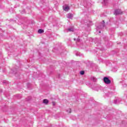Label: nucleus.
<instances>
[{
	"label": "nucleus",
	"instance_id": "obj_1",
	"mask_svg": "<svg viewBox=\"0 0 127 127\" xmlns=\"http://www.w3.org/2000/svg\"><path fill=\"white\" fill-rule=\"evenodd\" d=\"M114 14L115 15H118V14H122L123 11H122L121 9H118L115 10Z\"/></svg>",
	"mask_w": 127,
	"mask_h": 127
},
{
	"label": "nucleus",
	"instance_id": "obj_2",
	"mask_svg": "<svg viewBox=\"0 0 127 127\" xmlns=\"http://www.w3.org/2000/svg\"><path fill=\"white\" fill-rule=\"evenodd\" d=\"M103 81L105 84H111V80H110L108 77H105L103 79Z\"/></svg>",
	"mask_w": 127,
	"mask_h": 127
},
{
	"label": "nucleus",
	"instance_id": "obj_3",
	"mask_svg": "<svg viewBox=\"0 0 127 127\" xmlns=\"http://www.w3.org/2000/svg\"><path fill=\"white\" fill-rule=\"evenodd\" d=\"M63 7L64 10L65 11H68L69 9H70V7H69V6L67 5H64L63 6Z\"/></svg>",
	"mask_w": 127,
	"mask_h": 127
},
{
	"label": "nucleus",
	"instance_id": "obj_4",
	"mask_svg": "<svg viewBox=\"0 0 127 127\" xmlns=\"http://www.w3.org/2000/svg\"><path fill=\"white\" fill-rule=\"evenodd\" d=\"M104 28V24H101L100 26L97 27L96 30L98 31L99 33H101V31H99V29H101Z\"/></svg>",
	"mask_w": 127,
	"mask_h": 127
},
{
	"label": "nucleus",
	"instance_id": "obj_5",
	"mask_svg": "<svg viewBox=\"0 0 127 127\" xmlns=\"http://www.w3.org/2000/svg\"><path fill=\"white\" fill-rule=\"evenodd\" d=\"M66 17L67 18H72L73 17V15L71 13H68L67 14Z\"/></svg>",
	"mask_w": 127,
	"mask_h": 127
},
{
	"label": "nucleus",
	"instance_id": "obj_6",
	"mask_svg": "<svg viewBox=\"0 0 127 127\" xmlns=\"http://www.w3.org/2000/svg\"><path fill=\"white\" fill-rule=\"evenodd\" d=\"M67 31H69V32H73L74 31V28L73 27H71V28H68L67 29Z\"/></svg>",
	"mask_w": 127,
	"mask_h": 127
},
{
	"label": "nucleus",
	"instance_id": "obj_7",
	"mask_svg": "<svg viewBox=\"0 0 127 127\" xmlns=\"http://www.w3.org/2000/svg\"><path fill=\"white\" fill-rule=\"evenodd\" d=\"M49 101H48V100H47V99H44L43 100V102L44 103V104H48V103H49Z\"/></svg>",
	"mask_w": 127,
	"mask_h": 127
},
{
	"label": "nucleus",
	"instance_id": "obj_8",
	"mask_svg": "<svg viewBox=\"0 0 127 127\" xmlns=\"http://www.w3.org/2000/svg\"><path fill=\"white\" fill-rule=\"evenodd\" d=\"M75 54L76 56H81V53H79V52H75Z\"/></svg>",
	"mask_w": 127,
	"mask_h": 127
},
{
	"label": "nucleus",
	"instance_id": "obj_9",
	"mask_svg": "<svg viewBox=\"0 0 127 127\" xmlns=\"http://www.w3.org/2000/svg\"><path fill=\"white\" fill-rule=\"evenodd\" d=\"M43 32H44V30H43L41 29H39L38 33H43Z\"/></svg>",
	"mask_w": 127,
	"mask_h": 127
},
{
	"label": "nucleus",
	"instance_id": "obj_10",
	"mask_svg": "<svg viewBox=\"0 0 127 127\" xmlns=\"http://www.w3.org/2000/svg\"><path fill=\"white\" fill-rule=\"evenodd\" d=\"M80 75H84L85 74V71L84 70L80 71Z\"/></svg>",
	"mask_w": 127,
	"mask_h": 127
},
{
	"label": "nucleus",
	"instance_id": "obj_11",
	"mask_svg": "<svg viewBox=\"0 0 127 127\" xmlns=\"http://www.w3.org/2000/svg\"><path fill=\"white\" fill-rule=\"evenodd\" d=\"M92 79L94 82H96L97 81V78H96V77H93Z\"/></svg>",
	"mask_w": 127,
	"mask_h": 127
},
{
	"label": "nucleus",
	"instance_id": "obj_12",
	"mask_svg": "<svg viewBox=\"0 0 127 127\" xmlns=\"http://www.w3.org/2000/svg\"><path fill=\"white\" fill-rule=\"evenodd\" d=\"M119 102V100L118 99H116L114 100V104H118Z\"/></svg>",
	"mask_w": 127,
	"mask_h": 127
},
{
	"label": "nucleus",
	"instance_id": "obj_13",
	"mask_svg": "<svg viewBox=\"0 0 127 127\" xmlns=\"http://www.w3.org/2000/svg\"><path fill=\"white\" fill-rule=\"evenodd\" d=\"M67 113H71V109H69L68 110H67Z\"/></svg>",
	"mask_w": 127,
	"mask_h": 127
},
{
	"label": "nucleus",
	"instance_id": "obj_14",
	"mask_svg": "<svg viewBox=\"0 0 127 127\" xmlns=\"http://www.w3.org/2000/svg\"><path fill=\"white\" fill-rule=\"evenodd\" d=\"M107 1H108V0H104V3H106V2H107Z\"/></svg>",
	"mask_w": 127,
	"mask_h": 127
},
{
	"label": "nucleus",
	"instance_id": "obj_15",
	"mask_svg": "<svg viewBox=\"0 0 127 127\" xmlns=\"http://www.w3.org/2000/svg\"><path fill=\"white\" fill-rule=\"evenodd\" d=\"M77 42L80 41V39H77Z\"/></svg>",
	"mask_w": 127,
	"mask_h": 127
},
{
	"label": "nucleus",
	"instance_id": "obj_16",
	"mask_svg": "<svg viewBox=\"0 0 127 127\" xmlns=\"http://www.w3.org/2000/svg\"><path fill=\"white\" fill-rule=\"evenodd\" d=\"M103 23H105V21H103Z\"/></svg>",
	"mask_w": 127,
	"mask_h": 127
},
{
	"label": "nucleus",
	"instance_id": "obj_17",
	"mask_svg": "<svg viewBox=\"0 0 127 127\" xmlns=\"http://www.w3.org/2000/svg\"><path fill=\"white\" fill-rule=\"evenodd\" d=\"M74 40H76V39L74 38Z\"/></svg>",
	"mask_w": 127,
	"mask_h": 127
},
{
	"label": "nucleus",
	"instance_id": "obj_18",
	"mask_svg": "<svg viewBox=\"0 0 127 127\" xmlns=\"http://www.w3.org/2000/svg\"><path fill=\"white\" fill-rule=\"evenodd\" d=\"M126 97L127 98V95H126Z\"/></svg>",
	"mask_w": 127,
	"mask_h": 127
}]
</instances>
